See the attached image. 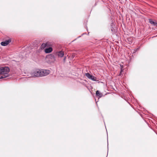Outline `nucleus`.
<instances>
[{
    "label": "nucleus",
    "instance_id": "nucleus-13",
    "mask_svg": "<svg viewBox=\"0 0 157 157\" xmlns=\"http://www.w3.org/2000/svg\"><path fill=\"white\" fill-rule=\"evenodd\" d=\"M121 72L119 75V76H121V75L122 72L124 70V69H123V66L121 65Z\"/></svg>",
    "mask_w": 157,
    "mask_h": 157
},
{
    "label": "nucleus",
    "instance_id": "nucleus-3",
    "mask_svg": "<svg viewBox=\"0 0 157 157\" xmlns=\"http://www.w3.org/2000/svg\"><path fill=\"white\" fill-rule=\"evenodd\" d=\"M41 77L46 76L50 73V71L48 70L40 69Z\"/></svg>",
    "mask_w": 157,
    "mask_h": 157
},
{
    "label": "nucleus",
    "instance_id": "nucleus-7",
    "mask_svg": "<svg viewBox=\"0 0 157 157\" xmlns=\"http://www.w3.org/2000/svg\"><path fill=\"white\" fill-rule=\"evenodd\" d=\"M149 22L151 25L157 27V22H155L151 19H149Z\"/></svg>",
    "mask_w": 157,
    "mask_h": 157
},
{
    "label": "nucleus",
    "instance_id": "nucleus-2",
    "mask_svg": "<svg viewBox=\"0 0 157 157\" xmlns=\"http://www.w3.org/2000/svg\"><path fill=\"white\" fill-rule=\"evenodd\" d=\"M32 75L34 77H41V70H35L32 73Z\"/></svg>",
    "mask_w": 157,
    "mask_h": 157
},
{
    "label": "nucleus",
    "instance_id": "nucleus-14",
    "mask_svg": "<svg viewBox=\"0 0 157 157\" xmlns=\"http://www.w3.org/2000/svg\"><path fill=\"white\" fill-rule=\"evenodd\" d=\"M126 40V42H128V43L129 44H131L132 42V40H130V41H129V40Z\"/></svg>",
    "mask_w": 157,
    "mask_h": 157
},
{
    "label": "nucleus",
    "instance_id": "nucleus-12",
    "mask_svg": "<svg viewBox=\"0 0 157 157\" xmlns=\"http://www.w3.org/2000/svg\"><path fill=\"white\" fill-rule=\"evenodd\" d=\"M86 76L89 79H90L91 75H90L89 73H86L85 74Z\"/></svg>",
    "mask_w": 157,
    "mask_h": 157
},
{
    "label": "nucleus",
    "instance_id": "nucleus-8",
    "mask_svg": "<svg viewBox=\"0 0 157 157\" xmlns=\"http://www.w3.org/2000/svg\"><path fill=\"white\" fill-rule=\"evenodd\" d=\"M96 95L99 98H101L102 96V94L98 90H97L96 93Z\"/></svg>",
    "mask_w": 157,
    "mask_h": 157
},
{
    "label": "nucleus",
    "instance_id": "nucleus-10",
    "mask_svg": "<svg viewBox=\"0 0 157 157\" xmlns=\"http://www.w3.org/2000/svg\"><path fill=\"white\" fill-rule=\"evenodd\" d=\"M48 57L49 58L53 59L54 60H55V57L52 54L48 56Z\"/></svg>",
    "mask_w": 157,
    "mask_h": 157
},
{
    "label": "nucleus",
    "instance_id": "nucleus-11",
    "mask_svg": "<svg viewBox=\"0 0 157 157\" xmlns=\"http://www.w3.org/2000/svg\"><path fill=\"white\" fill-rule=\"evenodd\" d=\"M90 79L94 81H96L97 80V78L96 77H94V76L91 75Z\"/></svg>",
    "mask_w": 157,
    "mask_h": 157
},
{
    "label": "nucleus",
    "instance_id": "nucleus-6",
    "mask_svg": "<svg viewBox=\"0 0 157 157\" xmlns=\"http://www.w3.org/2000/svg\"><path fill=\"white\" fill-rule=\"evenodd\" d=\"M50 46L48 43H43L41 45L40 48L41 49H44L46 47H48Z\"/></svg>",
    "mask_w": 157,
    "mask_h": 157
},
{
    "label": "nucleus",
    "instance_id": "nucleus-1",
    "mask_svg": "<svg viewBox=\"0 0 157 157\" xmlns=\"http://www.w3.org/2000/svg\"><path fill=\"white\" fill-rule=\"evenodd\" d=\"M9 71L10 69L7 67H0V79L8 77Z\"/></svg>",
    "mask_w": 157,
    "mask_h": 157
},
{
    "label": "nucleus",
    "instance_id": "nucleus-5",
    "mask_svg": "<svg viewBox=\"0 0 157 157\" xmlns=\"http://www.w3.org/2000/svg\"><path fill=\"white\" fill-rule=\"evenodd\" d=\"M53 51L52 48V47H49L44 49V52L46 53H48L52 52Z\"/></svg>",
    "mask_w": 157,
    "mask_h": 157
},
{
    "label": "nucleus",
    "instance_id": "nucleus-9",
    "mask_svg": "<svg viewBox=\"0 0 157 157\" xmlns=\"http://www.w3.org/2000/svg\"><path fill=\"white\" fill-rule=\"evenodd\" d=\"M64 55V53L63 51H61L58 52V55L59 57H62Z\"/></svg>",
    "mask_w": 157,
    "mask_h": 157
},
{
    "label": "nucleus",
    "instance_id": "nucleus-4",
    "mask_svg": "<svg viewBox=\"0 0 157 157\" xmlns=\"http://www.w3.org/2000/svg\"><path fill=\"white\" fill-rule=\"evenodd\" d=\"M11 42V40H6L5 41L1 42V44L2 46H6L8 45Z\"/></svg>",
    "mask_w": 157,
    "mask_h": 157
}]
</instances>
